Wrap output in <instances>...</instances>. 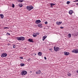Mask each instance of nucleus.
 <instances>
[{"label":"nucleus","mask_w":78,"mask_h":78,"mask_svg":"<svg viewBox=\"0 0 78 78\" xmlns=\"http://www.w3.org/2000/svg\"><path fill=\"white\" fill-rule=\"evenodd\" d=\"M16 39L18 41H24L25 40V37H17Z\"/></svg>","instance_id":"obj_1"},{"label":"nucleus","mask_w":78,"mask_h":78,"mask_svg":"<svg viewBox=\"0 0 78 78\" xmlns=\"http://www.w3.org/2000/svg\"><path fill=\"white\" fill-rule=\"evenodd\" d=\"M27 10H29V11H31V9H34V8L33 7V6H27Z\"/></svg>","instance_id":"obj_2"},{"label":"nucleus","mask_w":78,"mask_h":78,"mask_svg":"<svg viewBox=\"0 0 78 78\" xmlns=\"http://www.w3.org/2000/svg\"><path fill=\"white\" fill-rule=\"evenodd\" d=\"M27 72L25 70L22 71L21 73V75H27Z\"/></svg>","instance_id":"obj_3"},{"label":"nucleus","mask_w":78,"mask_h":78,"mask_svg":"<svg viewBox=\"0 0 78 78\" xmlns=\"http://www.w3.org/2000/svg\"><path fill=\"white\" fill-rule=\"evenodd\" d=\"M54 51H58L59 50V48L58 47H54Z\"/></svg>","instance_id":"obj_4"},{"label":"nucleus","mask_w":78,"mask_h":78,"mask_svg":"<svg viewBox=\"0 0 78 78\" xmlns=\"http://www.w3.org/2000/svg\"><path fill=\"white\" fill-rule=\"evenodd\" d=\"M72 52L73 53H78V49H74L72 50Z\"/></svg>","instance_id":"obj_5"},{"label":"nucleus","mask_w":78,"mask_h":78,"mask_svg":"<svg viewBox=\"0 0 78 78\" xmlns=\"http://www.w3.org/2000/svg\"><path fill=\"white\" fill-rule=\"evenodd\" d=\"M7 56V54L6 53H3L1 55V57H2V58H3V57H6Z\"/></svg>","instance_id":"obj_6"},{"label":"nucleus","mask_w":78,"mask_h":78,"mask_svg":"<svg viewBox=\"0 0 78 78\" xmlns=\"http://www.w3.org/2000/svg\"><path fill=\"white\" fill-rule=\"evenodd\" d=\"M41 20H37L35 21V23L36 24H39V23H41Z\"/></svg>","instance_id":"obj_7"},{"label":"nucleus","mask_w":78,"mask_h":78,"mask_svg":"<svg viewBox=\"0 0 78 78\" xmlns=\"http://www.w3.org/2000/svg\"><path fill=\"white\" fill-rule=\"evenodd\" d=\"M64 53L65 55L67 56V55H69V52H64Z\"/></svg>","instance_id":"obj_8"},{"label":"nucleus","mask_w":78,"mask_h":78,"mask_svg":"<svg viewBox=\"0 0 78 78\" xmlns=\"http://www.w3.org/2000/svg\"><path fill=\"white\" fill-rule=\"evenodd\" d=\"M41 73V70H38L36 72V74H40Z\"/></svg>","instance_id":"obj_9"},{"label":"nucleus","mask_w":78,"mask_h":78,"mask_svg":"<svg viewBox=\"0 0 78 78\" xmlns=\"http://www.w3.org/2000/svg\"><path fill=\"white\" fill-rule=\"evenodd\" d=\"M33 40L32 39H29L28 40L29 42H33Z\"/></svg>","instance_id":"obj_10"},{"label":"nucleus","mask_w":78,"mask_h":78,"mask_svg":"<svg viewBox=\"0 0 78 78\" xmlns=\"http://www.w3.org/2000/svg\"><path fill=\"white\" fill-rule=\"evenodd\" d=\"M61 23H62V21H59V22H57L56 23V24L57 25H60V24H61Z\"/></svg>","instance_id":"obj_11"},{"label":"nucleus","mask_w":78,"mask_h":78,"mask_svg":"<svg viewBox=\"0 0 78 78\" xmlns=\"http://www.w3.org/2000/svg\"><path fill=\"white\" fill-rule=\"evenodd\" d=\"M69 14H72L73 13V11L72 10H70L69 11Z\"/></svg>","instance_id":"obj_12"},{"label":"nucleus","mask_w":78,"mask_h":78,"mask_svg":"<svg viewBox=\"0 0 78 78\" xmlns=\"http://www.w3.org/2000/svg\"><path fill=\"white\" fill-rule=\"evenodd\" d=\"M42 55V53L41 52H39L38 53V55L39 56H41Z\"/></svg>","instance_id":"obj_13"},{"label":"nucleus","mask_w":78,"mask_h":78,"mask_svg":"<svg viewBox=\"0 0 78 78\" xmlns=\"http://www.w3.org/2000/svg\"><path fill=\"white\" fill-rule=\"evenodd\" d=\"M0 17H1V19H3L4 16L3 14H0Z\"/></svg>","instance_id":"obj_14"},{"label":"nucleus","mask_w":78,"mask_h":78,"mask_svg":"<svg viewBox=\"0 0 78 78\" xmlns=\"http://www.w3.org/2000/svg\"><path fill=\"white\" fill-rule=\"evenodd\" d=\"M42 24H39L38 25V27H42Z\"/></svg>","instance_id":"obj_15"},{"label":"nucleus","mask_w":78,"mask_h":78,"mask_svg":"<svg viewBox=\"0 0 78 78\" xmlns=\"http://www.w3.org/2000/svg\"><path fill=\"white\" fill-rule=\"evenodd\" d=\"M46 37H43V38H42V40L43 41H44V40H45V38H46Z\"/></svg>","instance_id":"obj_16"},{"label":"nucleus","mask_w":78,"mask_h":78,"mask_svg":"<svg viewBox=\"0 0 78 78\" xmlns=\"http://www.w3.org/2000/svg\"><path fill=\"white\" fill-rule=\"evenodd\" d=\"M18 2L20 3H22V2H23V0H18Z\"/></svg>","instance_id":"obj_17"},{"label":"nucleus","mask_w":78,"mask_h":78,"mask_svg":"<svg viewBox=\"0 0 78 78\" xmlns=\"http://www.w3.org/2000/svg\"><path fill=\"white\" fill-rule=\"evenodd\" d=\"M56 5L55 4L51 3V7H52V6H54V5Z\"/></svg>","instance_id":"obj_18"},{"label":"nucleus","mask_w":78,"mask_h":78,"mask_svg":"<svg viewBox=\"0 0 78 78\" xmlns=\"http://www.w3.org/2000/svg\"><path fill=\"white\" fill-rule=\"evenodd\" d=\"M37 34H33V36L34 37H36L37 36Z\"/></svg>","instance_id":"obj_19"},{"label":"nucleus","mask_w":78,"mask_h":78,"mask_svg":"<svg viewBox=\"0 0 78 78\" xmlns=\"http://www.w3.org/2000/svg\"><path fill=\"white\" fill-rule=\"evenodd\" d=\"M68 37H70L71 36V34H69L68 35Z\"/></svg>","instance_id":"obj_20"},{"label":"nucleus","mask_w":78,"mask_h":78,"mask_svg":"<svg viewBox=\"0 0 78 78\" xmlns=\"http://www.w3.org/2000/svg\"><path fill=\"white\" fill-rule=\"evenodd\" d=\"M20 65L21 66H25V64L23 63H21Z\"/></svg>","instance_id":"obj_21"},{"label":"nucleus","mask_w":78,"mask_h":78,"mask_svg":"<svg viewBox=\"0 0 78 78\" xmlns=\"http://www.w3.org/2000/svg\"><path fill=\"white\" fill-rule=\"evenodd\" d=\"M70 2L69 1H67L66 2V4L68 5H69V4H70Z\"/></svg>","instance_id":"obj_22"},{"label":"nucleus","mask_w":78,"mask_h":78,"mask_svg":"<svg viewBox=\"0 0 78 78\" xmlns=\"http://www.w3.org/2000/svg\"><path fill=\"white\" fill-rule=\"evenodd\" d=\"M67 75H68V76H71V74H70V73H68Z\"/></svg>","instance_id":"obj_23"},{"label":"nucleus","mask_w":78,"mask_h":78,"mask_svg":"<svg viewBox=\"0 0 78 78\" xmlns=\"http://www.w3.org/2000/svg\"><path fill=\"white\" fill-rule=\"evenodd\" d=\"M15 5H14V4H12V8H14V7H15Z\"/></svg>","instance_id":"obj_24"},{"label":"nucleus","mask_w":78,"mask_h":78,"mask_svg":"<svg viewBox=\"0 0 78 78\" xmlns=\"http://www.w3.org/2000/svg\"><path fill=\"white\" fill-rule=\"evenodd\" d=\"M27 61H31V58H29L27 60Z\"/></svg>","instance_id":"obj_25"},{"label":"nucleus","mask_w":78,"mask_h":78,"mask_svg":"<svg viewBox=\"0 0 78 78\" xmlns=\"http://www.w3.org/2000/svg\"><path fill=\"white\" fill-rule=\"evenodd\" d=\"M7 35H10V34H9V33L8 32H7Z\"/></svg>","instance_id":"obj_26"},{"label":"nucleus","mask_w":78,"mask_h":78,"mask_svg":"<svg viewBox=\"0 0 78 78\" xmlns=\"http://www.w3.org/2000/svg\"><path fill=\"white\" fill-rule=\"evenodd\" d=\"M44 23L45 24H47L48 23L47 22V21H46L44 22Z\"/></svg>","instance_id":"obj_27"},{"label":"nucleus","mask_w":78,"mask_h":78,"mask_svg":"<svg viewBox=\"0 0 78 78\" xmlns=\"http://www.w3.org/2000/svg\"><path fill=\"white\" fill-rule=\"evenodd\" d=\"M20 59H23V57H20Z\"/></svg>","instance_id":"obj_28"},{"label":"nucleus","mask_w":78,"mask_h":78,"mask_svg":"<svg viewBox=\"0 0 78 78\" xmlns=\"http://www.w3.org/2000/svg\"><path fill=\"white\" fill-rule=\"evenodd\" d=\"M13 48H16V47L15 46H14L13 47Z\"/></svg>","instance_id":"obj_29"},{"label":"nucleus","mask_w":78,"mask_h":78,"mask_svg":"<svg viewBox=\"0 0 78 78\" xmlns=\"http://www.w3.org/2000/svg\"><path fill=\"white\" fill-rule=\"evenodd\" d=\"M60 28H61L62 29V28H64V27H60Z\"/></svg>","instance_id":"obj_30"},{"label":"nucleus","mask_w":78,"mask_h":78,"mask_svg":"<svg viewBox=\"0 0 78 78\" xmlns=\"http://www.w3.org/2000/svg\"><path fill=\"white\" fill-rule=\"evenodd\" d=\"M19 6L20 7V8H22V5H19Z\"/></svg>","instance_id":"obj_31"},{"label":"nucleus","mask_w":78,"mask_h":78,"mask_svg":"<svg viewBox=\"0 0 78 78\" xmlns=\"http://www.w3.org/2000/svg\"><path fill=\"white\" fill-rule=\"evenodd\" d=\"M44 59L46 60V59H47V58H46V57H44Z\"/></svg>","instance_id":"obj_32"},{"label":"nucleus","mask_w":78,"mask_h":78,"mask_svg":"<svg viewBox=\"0 0 78 78\" xmlns=\"http://www.w3.org/2000/svg\"><path fill=\"white\" fill-rule=\"evenodd\" d=\"M52 48H51L49 49V50H52Z\"/></svg>","instance_id":"obj_33"},{"label":"nucleus","mask_w":78,"mask_h":78,"mask_svg":"<svg viewBox=\"0 0 78 78\" xmlns=\"http://www.w3.org/2000/svg\"><path fill=\"white\" fill-rule=\"evenodd\" d=\"M4 29H6V28H7V27H4Z\"/></svg>","instance_id":"obj_34"},{"label":"nucleus","mask_w":78,"mask_h":78,"mask_svg":"<svg viewBox=\"0 0 78 78\" xmlns=\"http://www.w3.org/2000/svg\"><path fill=\"white\" fill-rule=\"evenodd\" d=\"M11 45V44H8V45Z\"/></svg>","instance_id":"obj_35"},{"label":"nucleus","mask_w":78,"mask_h":78,"mask_svg":"<svg viewBox=\"0 0 78 78\" xmlns=\"http://www.w3.org/2000/svg\"><path fill=\"white\" fill-rule=\"evenodd\" d=\"M76 2H78V0H76Z\"/></svg>","instance_id":"obj_36"},{"label":"nucleus","mask_w":78,"mask_h":78,"mask_svg":"<svg viewBox=\"0 0 78 78\" xmlns=\"http://www.w3.org/2000/svg\"><path fill=\"white\" fill-rule=\"evenodd\" d=\"M35 55H36V54H35Z\"/></svg>","instance_id":"obj_37"},{"label":"nucleus","mask_w":78,"mask_h":78,"mask_svg":"<svg viewBox=\"0 0 78 78\" xmlns=\"http://www.w3.org/2000/svg\"><path fill=\"white\" fill-rule=\"evenodd\" d=\"M74 2H76V1H74Z\"/></svg>","instance_id":"obj_38"}]
</instances>
